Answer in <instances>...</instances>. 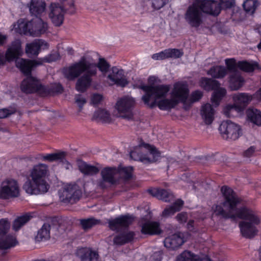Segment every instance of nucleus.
I'll return each instance as SVG.
<instances>
[{
	"label": "nucleus",
	"instance_id": "f257e3e1",
	"mask_svg": "<svg viewBox=\"0 0 261 261\" xmlns=\"http://www.w3.org/2000/svg\"><path fill=\"white\" fill-rule=\"evenodd\" d=\"M223 201L212 207L213 214L224 219L234 220L237 218L248 220L239 223L242 236L247 239H252L257 235L258 229L255 227L260 223L261 218L256 212L246 207L237 208L241 202L237 194L230 188L223 186L221 188Z\"/></svg>",
	"mask_w": 261,
	"mask_h": 261
},
{
	"label": "nucleus",
	"instance_id": "f03ea898",
	"mask_svg": "<svg viewBox=\"0 0 261 261\" xmlns=\"http://www.w3.org/2000/svg\"><path fill=\"white\" fill-rule=\"evenodd\" d=\"M110 67V64L104 58H99L97 64L92 62L85 57H82L80 61L72 64L69 67L64 68L63 73L68 80L73 81L80 77L75 84V89L80 92H85L90 86L92 77L97 74V68L106 74Z\"/></svg>",
	"mask_w": 261,
	"mask_h": 261
},
{
	"label": "nucleus",
	"instance_id": "7ed1b4c3",
	"mask_svg": "<svg viewBox=\"0 0 261 261\" xmlns=\"http://www.w3.org/2000/svg\"><path fill=\"white\" fill-rule=\"evenodd\" d=\"M221 4L212 0H195L185 14V19L192 28L202 24L205 14L217 16L221 11Z\"/></svg>",
	"mask_w": 261,
	"mask_h": 261
},
{
	"label": "nucleus",
	"instance_id": "20e7f679",
	"mask_svg": "<svg viewBox=\"0 0 261 261\" xmlns=\"http://www.w3.org/2000/svg\"><path fill=\"white\" fill-rule=\"evenodd\" d=\"M48 172V166L44 164L35 165L31 170L29 177L24 184L23 188L30 195L43 194L46 193L49 185L45 179Z\"/></svg>",
	"mask_w": 261,
	"mask_h": 261
},
{
	"label": "nucleus",
	"instance_id": "39448f33",
	"mask_svg": "<svg viewBox=\"0 0 261 261\" xmlns=\"http://www.w3.org/2000/svg\"><path fill=\"white\" fill-rule=\"evenodd\" d=\"M14 28L19 34L37 37L46 32L48 24L41 18L35 17L30 21L20 19L14 25Z\"/></svg>",
	"mask_w": 261,
	"mask_h": 261
},
{
	"label": "nucleus",
	"instance_id": "423d86ee",
	"mask_svg": "<svg viewBox=\"0 0 261 261\" xmlns=\"http://www.w3.org/2000/svg\"><path fill=\"white\" fill-rule=\"evenodd\" d=\"M189 89L187 84L176 83L171 93V98H163L159 100L156 105L162 110H168L174 108L180 102L186 101L189 95Z\"/></svg>",
	"mask_w": 261,
	"mask_h": 261
},
{
	"label": "nucleus",
	"instance_id": "0eeeda50",
	"mask_svg": "<svg viewBox=\"0 0 261 261\" xmlns=\"http://www.w3.org/2000/svg\"><path fill=\"white\" fill-rule=\"evenodd\" d=\"M232 99L233 104L227 105L223 109L224 114L228 117H233L241 115L252 99V97L247 93H239L234 94Z\"/></svg>",
	"mask_w": 261,
	"mask_h": 261
},
{
	"label": "nucleus",
	"instance_id": "6e6552de",
	"mask_svg": "<svg viewBox=\"0 0 261 261\" xmlns=\"http://www.w3.org/2000/svg\"><path fill=\"white\" fill-rule=\"evenodd\" d=\"M130 157L135 161H139L144 164H150L157 161L160 153L155 147L145 144L144 148L137 147L130 152Z\"/></svg>",
	"mask_w": 261,
	"mask_h": 261
},
{
	"label": "nucleus",
	"instance_id": "1a4fd4ad",
	"mask_svg": "<svg viewBox=\"0 0 261 261\" xmlns=\"http://www.w3.org/2000/svg\"><path fill=\"white\" fill-rule=\"evenodd\" d=\"M140 88L146 92L145 95L142 97L145 104L149 105V101L153 100L150 104V108L154 107L159 99L165 97L170 90L169 86L164 85L142 86Z\"/></svg>",
	"mask_w": 261,
	"mask_h": 261
},
{
	"label": "nucleus",
	"instance_id": "9d476101",
	"mask_svg": "<svg viewBox=\"0 0 261 261\" xmlns=\"http://www.w3.org/2000/svg\"><path fill=\"white\" fill-rule=\"evenodd\" d=\"M61 202L65 204H74L79 200L82 191L76 184H68L59 192Z\"/></svg>",
	"mask_w": 261,
	"mask_h": 261
},
{
	"label": "nucleus",
	"instance_id": "9b49d317",
	"mask_svg": "<svg viewBox=\"0 0 261 261\" xmlns=\"http://www.w3.org/2000/svg\"><path fill=\"white\" fill-rule=\"evenodd\" d=\"M118 170L115 167H105L100 172L101 178L97 181V186L101 189L115 184L118 179Z\"/></svg>",
	"mask_w": 261,
	"mask_h": 261
},
{
	"label": "nucleus",
	"instance_id": "f8f14e48",
	"mask_svg": "<svg viewBox=\"0 0 261 261\" xmlns=\"http://www.w3.org/2000/svg\"><path fill=\"white\" fill-rule=\"evenodd\" d=\"M20 88L22 91L25 93L37 92L41 96H44L45 94L48 93L45 86L31 76H28L22 82Z\"/></svg>",
	"mask_w": 261,
	"mask_h": 261
},
{
	"label": "nucleus",
	"instance_id": "ddd939ff",
	"mask_svg": "<svg viewBox=\"0 0 261 261\" xmlns=\"http://www.w3.org/2000/svg\"><path fill=\"white\" fill-rule=\"evenodd\" d=\"M219 129L222 137L227 140H236L242 134L240 126L230 120L223 121Z\"/></svg>",
	"mask_w": 261,
	"mask_h": 261
},
{
	"label": "nucleus",
	"instance_id": "4468645a",
	"mask_svg": "<svg viewBox=\"0 0 261 261\" xmlns=\"http://www.w3.org/2000/svg\"><path fill=\"white\" fill-rule=\"evenodd\" d=\"M135 106V100L130 97L125 96L119 99L116 104L119 117L129 120L133 118L132 110Z\"/></svg>",
	"mask_w": 261,
	"mask_h": 261
},
{
	"label": "nucleus",
	"instance_id": "2eb2a0df",
	"mask_svg": "<svg viewBox=\"0 0 261 261\" xmlns=\"http://www.w3.org/2000/svg\"><path fill=\"white\" fill-rule=\"evenodd\" d=\"M19 195V188L16 180L7 179L3 181L0 189V198L8 199L17 197Z\"/></svg>",
	"mask_w": 261,
	"mask_h": 261
},
{
	"label": "nucleus",
	"instance_id": "dca6fc26",
	"mask_svg": "<svg viewBox=\"0 0 261 261\" xmlns=\"http://www.w3.org/2000/svg\"><path fill=\"white\" fill-rule=\"evenodd\" d=\"M66 12L57 2L51 3L48 7V16L52 24L56 27L61 26Z\"/></svg>",
	"mask_w": 261,
	"mask_h": 261
},
{
	"label": "nucleus",
	"instance_id": "f3484780",
	"mask_svg": "<svg viewBox=\"0 0 261 261\" xmlns=\"http://www.w3.org/2000/svg\"><path fill=\"white\" fill-rule=\"evenodd\" d=\"M134 221L133 217L129 215H122L115 219L108 220V226L113 231L119 232L126 228L130 225Z\"/></svg>",
	"mask_w": 261,
	"mask_h": 261
},
{
	"label": "nucleus",
	"instance_id": "a211bd4d",
	"mask_svg": "<svg viewBox=\"0 0 261 261\" xmlns=\"http://www.w3.org/2000/svg\"><path fill=\"white\" fill-rule=\"evenodd\" d=\"M59 228V226L57 224L51 225L49 223H44L38 231L35 237L36 240L40 242L49 239L50 231L56 236L59 235L60 233L58 232Z\"/></svg>",
	"mask_w": 261,
	"mask_h": 261
},
{
	"label": "nucleus",
	"instance_id": "6ab92c4d",
	"mask_svg": "<svg viewBox=\"0 0 261 261\" xmlns=\"http://www.w3.org/2000/svg\"><path fill=\"white\" fill-rule=\"evenodd\" d=\"M23 54L21 42L19 39L12 41L8 46L5 54V57L9 62L18 58Z\"/></svg>",
	"mask_w": 261,
	"mask_h": 261
},
{
	"label": "nucleus",
	"instance_id": "aec40b11",
	"mask_svg": "<svg viewBox=\"0 0 261 261\" xmlns=\"http://www.w3.org/2000/svg\"><path fill=\"white\" fill-rule=\"evenodd\" d=\"M27 7L32 16L40 18L46 10V5L44 0H31Z\"/></svg>",
	"mask_w": 261,
	"mask_h": 261
},
{
	"label": "nucleus",
	"instance_id": "412c9836",
	"mask_svg": "<svg viewBox=\"0 0 261 261\" xmlns=\"http://www.w3.org/2000/svg\"><path fill=\"white\" fill-rule=\"evenodd\" d=\"M111 72L108 75V79L113 84L121 87H125L128 82L124 75L123 70L119 69L116 67H113L111 69Z\"/></svg>",
	"mask_w": 261,
	"mask_h": 261
},
{
	"label": "nucleus",
	"instance_id": "4be33fe9",
	"mask_svg": "<svg viewBox=\"0 0 261 261\" xmlns=\"http://www.w3.org/2000/svg\"><path fill=\"white\" fill-rule=\"evenodd\" d=\"M164 246L171 250H175L180 247L184 243L183 236L180 233H176L166 238Z\"/></svg>",
	"mask_w": 261,
	"mask_h": 261
},
{
	"label": "nucleus",
	"instance_id": "5701e85b",
	"mask_svg": "<svg viewBox=\"0 0 261 261\" xmlns=\"http://www.w3.org/2000/svg\"><path fill=\"white\" fill-rule=\"evenodd\" d=\"M76 254L81 261H100L97 252L89 248L79 249Z\"/></svg>",
	"mask_w": 261,
	"mask_h": 261
},
{
	"label": "nucleus",
	"instance_id": "b1692460",
	"mask_svg": "<svg viewBox=\"0 0 261 261\" xmlns=\"http://www.w3.org/2000/svg\"><path fill=\"white\" fill-rule=\"evenodd\" d=\"M141 232L144 234L156 235L160 234L162 230L159 222L148 221L142 224Z\"/></svg>",
	"mask_w": 261,
	"mask_h": 261
},
{
	"label": "nucleus",
	"instance_id": "393cba45",
	"mask_svg": "<svg viewBox=\"0 0 261 261\" xmlns=\"http://www.w3.org/2000/svg\"><path fill=\"white\" fill-rule=\"evenodd\" d=\"M147 191L152 196L156 197L159 199L162 200L165 202H169L174 198L172 193L168 190L160 188H152L148 189Z\"/></svg>",
	"mask_w": 261,
	"mask_h": 261
},
{
	"label": "nucleus",
	"instance_id": "a878e982",
	"mask_svg": "<svg viewBox=\"0 0 261 261\" xmlns=\"http://www.w3.org/2000/svg\"><path fill=\"white\" fill-rule=\"evenodd\" d=\"M47 46V43L41 39H36L26 45L25 53L29 57L37 56L42 46Z\"/></svg>",
	"mask_w": 261,
	"mask_h": 261
},
{
	"label": "nucleus",
	"instance_id": "bb28decb",
	"mask_svg": "<svg viewBox=\"0 0 261 261\" xmlns=\"http://www.w3.org/2000/svg\"><path fill=\"white\" fill-rule=\"evenodd\" d=\"M215 111L210 103H206L201 107V115L202 119L206 124H210L214 119Z\"/></svg>",
	"mask_w": 261,
	"mask_h": 261
},
{
	"label": "nucleus",
	"instance_id": "cd10ccee",
	"mask_svg": "<svg viewBox=\"0 0 261 261\" xmlns=\"http://www.w3.org/2000/svg\"><path fill=\"white\" fill-rule=\"evenodd\" d=\"M35 65L32 61L18 59L16 61V66L26 75L31 74L33 67Z\"/></svg>",
	"mask_w": 261,
	"mask_h": 261
},
{
	"label": "nucleus",
	"instance_id": "c85d7f7f",
	"mask_svg": "<svg viewBox=\"0 0 261 261\" xmlns=\"http://www.w3.org/2000/svg\"><path fill=\"white\" fill-rule=\"evenodd\" d=\"M93 119L102 123H110L113 121V118L110 113L105 109H98L93 114Z\"/></svg>",
	"mask_w": 261,
	"mask_h": 261
},
{
	"label": "nucleus",
	"instance_id": "c756f323",
	"mask_svg": "<svg viewBox=\"0 0 261 261\" xmlns=\"http://www.w3.org/2000/svg\"><path fill=\"white\" fill-rule=\"evenodd\" d=\"M40 159L43 161L49 162H63L65 159L66 153L65 152H59L46 154H40Z\"/></svg>",
	"mask_w": 261,
	"mask_h": 261
},
{
	"label": "nucleus",
	"instance_id": "7c9ffc66",
	"mask_svg": "<svg viewBox=\"0 0 261 261\" xmlns=\"http://www.w3.org/2000/svg\"><path fill=\"white\" fill-rule=\"evenodd\" d=\"M78 168L82 173L86 175L92 176L99 171V169L96 166L88 164L83 161L78 162Z\"/></svg>",
	"mask_w": 261,
	"mask_h": 261
},
{
	"label": "nucleus",
	"instance_id": "2f4dec72",
	"mask_svg": "<svg viewBox=\"0 0 261 261\" xmlns=\"http://www.w3.org/2000/svg\"><path fill=\"white\" fill-rule=\"evenodd\" d=\"M248 119L253 124L261 125V112L256 109L249 108L246 111Z\"/></svg>",
	"mask_w": 261,
	"mask_h": 261
},
{
	"label": "nucleus",
	"instance_id": "473e14b6",
	"mask_svg": "<svg viewBox=\"0 0 261 261\" xmlns=\"http://www.w3.org/2000/svg\"><path fill=\"white\" fill-rule=\"evenodd\" d=\"M184 204V201L181 200H177L174 204L166 208L162 213V216L163 217H168L174 214L176 212L179 211Z\"/></svg>",
	"mask_w": 261,
	"mask_h": 261
},
{
	"label": "nucleus",
	"instance_id": "72a5a7b5",
	"mask_svg": "<svg viewBox=\"0 0 261 261\" xmlns=\"http://www.w3.org/2000/svg\"><path fill=\"white\" fill-rule=\"evenodd\" d=\"M18 243L16 238L11 235L0 238V249H8L14 247Z\"/></svg>",
	"mask_w": 261,
	"mask_h": 261
},
{
	"label": "nucleus",
	"instance_id": "f704fd0d",
	"mask_svg": "<svg viewBox=\"0 0 261 261\" xmlns=\"http://www.w3.org/2000/svg\"><path fill=\"white\" fill-rule=\"evenodd\" d=\"M229 79L230 87L232 90H237L242 86L244 80L239 72L231 74Z\"/></svg>",
	"mask_w": 261,
	"mask_h": 261
},
{
	"label": "nucleus",
	"instance_id": "c9c22d12",
	"mask_svg": "<svg viewBox=\"0 0 261 261\" xmlns=\"http://www.w3.org/2000/svg\"><path fill=\"white\" fill-rule=\"evenodd\" d=\"M200 86L206 91L215 90L219 88L220 83L215 80L204 77L201 80Z\"/></svg>",
	"mask_w": 261,
	"mask_h": 261
},
{
	"label": "nucleus",
	"instance_id": "e433bc0d",
	"mask_svg": "<svg viewBox=\"0 0 261 261\" xmlns=\"http://www.w3.org/2000/svg\"><path fill=\"white\" fill-rule=\"evenodd\" d=\"M227 72V69L224 67L216 66L212 67L207 73L214 78L221 79L224 77Z\"/></svg>",
	"mask_w": 261,
	"mask_h": 261
},
{
	"label": "nucleus",
	"instance_id": "4c0bfd02",
	"mask_svg": "<svg viewBox=\"0 0 261 261\" xmlns=\"http://www.w3.org/2000/svg\"><path fill=\"white\" fill-rule=\"evenodd\" d=\"M238 65L241 70L247 72H252L255 69L261 68L258 64L256 62L240 61L238 63Z\"/></svg>",
	"mask_w": 261,
	"mask_h": 261
},
{
	"label": "nucleus",
	"instance_id": "58836bf2",
	"mask_svg": "<svg viewBox=\"0 0 261 261\" xmlns=\"http://www.w3.org/2000/svg\"><path fill=\"white\" fill-rule=\"evenodd\" d=\"M226 90L225 88H219L216 89L212 96L211 100L212 103L216 106H218L222 98L225 95Z\"/></svg>",
	"mask_w": 261,
	"mask_h": 261
},
{
	"label": "nucleus",
	"instance_id": "ea45409f",
	"mask_svg": "<svg viewBox=\"0 0 261 261\" xmlns=\"http://www.w3.org/2000/svg\"><path fill=\"white\" fill-rule=\"evenodd\" d=\"M80 222L83 229L85 230H88L92 227L100 224L101 222L100 220L96 219L93 217L81 219Z\"/></svg>",
	"mask_w": 261,
	"mask_h": 261
},
{
	"label": "nucleus",
	"instance_id": "a19ab883",
	"mask_svg": "<svg viewBox=\"0 0 261 261\" xmlns=\"http://www.w3.org/2000/svg\"><path fill=\"white\" fill-rule=\"evenodd\" d=\"M31 216L26 214L17 217L13 222L12 228L15 231H18L22 226L28 223Z\"/></svg>",
	"mask_w": 261,
	"mask_h": 261
},
{
	"label": "nucleus",
	"instance_id": "79ce46f5",
	"mask_svg": "<svg viewBox=\"0 0 261 261\" xmlns=\"http://www.w3.org/2000/svg\"><path fill=\"white\" fill-rule=\"evenodd\" d=\"M58 3L66 13L68 12L69 14H73L75 12L74 0H61Z\"/></svg>",
	"mask_w": 261,
	"mask_h": 261
},
{
	"label": "nucleus",
	"instance_id": "37998d69",
	"mask_svg": "<svg viewBox=\"0 0 261 261\" xmlns=\"http://www.w3.org/2000/svg\"><path fill=\"white\" fill-rule=\"evenodd\" d=\"M199 256L191 251L185 250L177 257V261H198Z\"/></svg>",
	"mask_w": 261,
	"mask_h": 261
},
{
	"label": "nucleus",
	"instance_id": "c03bdc74",
	"mask_svg": "<svg viewBox=\"0 0 261 261\" xmlns=\"http://www.w3.org/2000/svg\"><path fill=\"white\" fill-rule=\"evenodd\" d=\"M118 177L120 176L125 180L129 179L132 176L133 168L132 167H119L118 169Z\"/></svg>",
	"mask_w": 261,
	"mask_h": 261
},
{
	"label": "nucleus",
	"instance_id": "a18cd8bd",
	"mask_svg": "<svg viewBox=\"0 0 261 261\" xmlns=\"http://www.w3.org/2000/svg\"><path fill=\"white\" fill-rule=\"evenodd\" d=\"M257 5V0H246L243 4L245 11L251 14L254 12Z\"/></svg>",
	"mask_w": 261,
	"mask_h": 261
},
{
	"label": "nucleus",
	"instance_id": "49530a36",
	"mask_svg": "<svg viewBox=\"0 0 261 261\" xmlns=\"http://www.w3.org/2000/svg\"><path fill=\"white\" fill-rule=\"evenodd\" d=\"M225 63L227 66V70H229L231 74L234 72H239L238 68H239L238 63H236L234 59H227L225 60Z\"/></svg>",
	"mask_w": 261,
	"mask_h": 261
},
{
	"label": "nucleus",
	"instance_id": "de8ad7c7",
	"mask_svg": "<svg viewBox=\"0 0 261 261\" xmlns=\"http://www.w3.org/2000/svg\"><path fill=\"white\" fill-rule=\"evenodd\" d=\"M11 226V223L8 219H1L0 220V235L6 234Z\"/></svg>",
	"mask_w": 261,
	"mask_h": 261
},
{
	"label": "nucleus",
	"instance_id": "09e8293b",
	"mask_svg": "<svg viewBox=\"0 0 261 261\" xmlns=\"http://www.w3.org/2000/svg\"><path fill=\"white\" fill-rule=\"evenodd\" d=\"M153 10H159L165 6L168 0H148Z\"/></svg>",
	"mask_w": 261,
	"mask_h": 261
},
{
	"label": "nucleus",
	"instance_id": "8fccbe9b",
	"mask_svg": "<svg viewBox=\"0 0 261 261\" xmlns=\"http://www.w3.org/2000/svg\"><path fill=\"white\" fill-rule=\"evenodd\" d=\"M46 89L48 91V93L44 95L46 96L49 94H54L55 93H61L63 91V88L61 85L59 84H55L51 85L50 88L46 87Z\"/></svg>",
	"mask_w": 261,
	"mask_h": 261
},
{
	"label": "nucleus",
	"instance_id": "3c124183",
	"mask_svg": "<svg viewBox=\"0 0 261 261\" xmlns=\"http://www.w3.org/2000/svg\"><path fill=\"white\" fill-rule=\"evenodd\" d=\"M75 103L79 108V111L83 109V106L86 103L87 100L85 97L82 94H76L74 96Z\"/></svg>",
	"mask_w": 261,
	"mask_h": 261
},
{
	"label": "nucleus",
	"instance_id": "603ef678",
	"mask_svg": "<svg viewBox=\"0 0 261 261\" xmlns=\"http://www.w3.org/2000/svg\"><path fill=\"white\" fill-rule=\"evenodd\" d=\"M121 233L123 237L125 244L132 242L135 236V232L131 231L126 230L121 232Z\"/></svg>",
	"mask_w": 261,
	"mask_h": 261
},
{
	"label": "nucleus",
	"instance_id": "864d4df0",
	"mask_svg": "<svg viewBox=\"0 0 261 261\" xmlns=\"http://www.w3.org/2000/svg\"><path fill=\"white\" fill-rule=\"evenodd\" d=\"M168 58H178L181 57L183 53L178 49H166Z\"/></svg>",
	"mask_w": 261,
	"mask_h": 261
},
{
	"label": "nucleus",
	"instance_id": "5fc2aeb1",
	"mask_svg": "<svg viewBox=\"0 0 261 261\" xmlns=\"http://www.w3.org/2000/svg\"><path fill=\"white\" fill-rule=\"evenodd\" d=\"M257 152L256 147L255 146H251L246 149L243 152V156L246 158H250L254 156Z\"/></svg>",
	"mask_w": 261,
	"mask_h": 261
},
{
	"label": "nucleus",
	"instance_id": "6e6d98bb",
	"mask_svg": "<svg viewBox=\"0 0 261 261\" xmlns=\"http://www.w3.org/2000/svg\"><path fill=\"white\" fill-rule=\"evenodd\" d=\"M16 112L14 108L0 109V119L4 118Z\"/></svg>",
	"mask_w": 261,
	"mask_h": 261
},
{
	"label": "nucleus",
	"instance_id": "4d7b16f0",
	"mask_svg": "<svg viewBox=\"0 0 261 261\" xmlns=\"http://www.w3.org/2000/svg\"><path fill=\"white\" fill-rule=\"evenodd\" d=\"M152 58L153 60H164L168 58L167 53L166 49L162 51L160 53L154 54L152 55Z\"/></svg>",
	"mask_w": 261,
	"mask_h": 261
},
{
	"label": "nucleus",
	"instance_id": "13d9d810",
	"mask_svg": "<svg viewBox=\"0 0 261 261\" xmlns=\"http://www.w3.org/2000/svg\"><path fill=\"white\" fill-rule=\"evenodd\" d=\"M113 244L119 246L125 244V242L124 241L123 237L121 233L114 237L113 239Z\"/></svg>",
	"mask_w": 261,
	"mask_h": 261
},
{
	"label": "nucleus",
	"instance_id": "bf43d9fd",
	"mask_svg": "<svg viewBox=\"0 0 261 261\" xmlns=\"http://www.w3.org/2000/svg\"><path fill=\"white\" fill-rule=\"evenodd\" d=\"M202 96V93L200 91H195L193 92L191 95V100L192 102H195L198 101L201 98Z\"/></svg>",
	"mask_w": 261,
	"mask_h": 261
},
{
	"label": "nucleus",
	"instance_id": "052dcab7",
	"mask_svg": "<svg viewBox=\"0 0 261 261\" xmlns=\"http://www.w3.org/2000/svg\"><path fill=\"white\" fill-rule=\"evenodd\" d=\"M102 100V96L100 94H94L91 98V102L93 105H97Z\"/></svg>",
	"mask_w": 261,
	"mask_h": 261
},
{
	"label": "nucleus",
	"instance_id": "680f3d73",
	"mask_svg": "<svg viewBox=\"0 0 261 261\" xmlns=\"http://www.w3.org/2000/svg\"><path fill=\"white\" fill-rule=\"evenodd\" d=\"M176 218L180 223H184L187 220V214L184 213H179L176 216Z\"/></svg>",
	"mask_w": 261,
	"mask_h": 261
},
{
	"label": "nucleus",
	"instance_id": "e2e57ef3",
	"mask_svg": "<svg viewBox=\"0 0 261 261\" xmlns=\"http://www.w3.org/2000/svg\"><path fill=\"white\" fill-rule=\"evenodd\" d=\"M151 257L152 259H155V261H161L160 254L159 252H155Z\"/></svg>",
	"mask_w": 261,
	"mask_h": 261
},
{
	"label": "nucleus",
	"instance_id": "0e129e2a",
	"mask_svg": "<svg viewBox=\"0 0 261 261\" xmlns=\"http://www.w3.org/2000/svg\"><path fill=\"white\" fill-rule=\"evenodd\" d=\"M7 36L0 34V45L4 44L6 41Z\"/></svg>",
	"mask_w": 261,
	"mask_h": 261
},
{
	"label": "nucleus",
	"instance_id": "69168bd1",
	"mask_svg": "<svg viewBox=\"0 0 261 261\" xmlns=\"http://www.w3.org/2000/svg\"><path fill=\"white\" fill-rule=\"evenodd\" d=\"M221 2L222 3H226V6L228 8L231 7L232 6H233V4H234V3H233V2H232V1H223V0H221Z\"/></svg>",
	"mask_w": 261,
	"mask_h": 261
},
{
	"label": "nucleus",
	"instance_id": "338daca9",
	"mask_svg": "<svg viewBox=\"0 0 261 261\" xmlns=\"http://www.w3.org/2000/svg\"><path fill=\"white\" fill-rule=\"evenodd\" d=\"M194 221L190 220L187 224L188 228L190 230H192L193 228Z\"/></svg>",
	"mask_w": 261,
	"mask_h": 261
},
{
	"label": "nucleus",
	"instance_id": "774afa93",
	"mask_svg": "<svg viewBox=\"0 0 261 261\" xmlns=\"http://www.w3.org/2000/svg\"><path fill=\"white\" fill-rule=\"evenodd\" d=\"M256 30L261 35V26L258 27L256 28Z\"/></svg>",
	"mask_w": 261,
	"mask_h": 261
}]
</instances>
